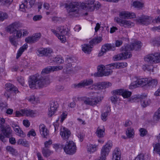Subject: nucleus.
Masks as SVG:
<instances>
[{
	"label": "nucleus",
	"instance_id": "nucleus-59",
	"mask_svg": "<svg viewBox=\"0 0 160 160\" xmlns=\"http://www.w3.org/2000/svg\"><path fill=\"white\" fill-rule=\"evenodd\" d=\"M84 103L86 104L92 106V102L91 98H87L83 100Z\"/></svg>",
	"mask_w": 160,
	"mask_h": 160
},
{
	"label": "nucleus",
	"instance_id": "nucleus-49",
	"mask_svg": "<svg viewBox=\"0 0 160 160\" xmlns=\"http://www.w3.org/2000/svg\"><path fill=\"white\" fill-rule=\"evenodd\" d=\"M9 40L10 42L13 46L15 47H17L18 43L17 41L15 40V37L10 36L9 38Z\"/></svg>",
	"mask_w": 160,
	"mask_h": 160
},
{
	"label": "nucleus",
	"instance_id": "nucleus-24",
	"mask_svg": "<svg viewBox=\"0 0 160 160\" xmlns=\"http://www.w3.org/2000/svg\"><path fill=\"white\" fill-rule=\"evenodd\" d=\"M21 111L24 114V115H25L27 116L34 117L37 113L36 111L30 109H21Z\"/></svg>",
	"mask_w": 160,
	"mask_h": 160
},
{
	"label": "nucleus",
	"instance_id": "nucleus-39",
	"mask_svg": "<svg viewBox=\"0 0 160 160\" xmlns=\"http://www.w3.org/2000/svg\"><path fill=\"white\" fill-rule=\"evenodd\" d=\"M142 95H138L132 96L130 99V101L131 102H138L140 100Z\"/></svg>",
	"mask_w": 160,
	"mask_h": 160
},
{
	"label": "nucleus",
	"instance_id": "nucleus-34",
	"mask_svg": "<svg viewBox=\"0 0 160 160\" xmlns=\"http://www.w3.org/2000/svg\"><path fill=\"white\" fill-rule=\"evenodd\" d=\"M105 129H102L99 127L97 128L96 132V133L97 136L100 138L103 137L105 134Z\"/></svg>",
	"mask_w": 160,
	"mask_h": 160
},
{
	"label": "nucleus",
	"instance_id": "nucleus-44",
	"mask_svg": "<svg viewBox=\"0 0 160 160\" xmlns=\"http://www.w3.org/2000/svg\"><path fill=\"white\" fill-rule=\"evenodd\" d=\"M118 62L112 63L107 65L106 68L112 70L114 68H118Z\"/></svg>",
	"mask_w": 160,
	"mask_h": 160
},
{
	"label": "nucleus",
	"instance_id": "nucleus-18",
	"mask_svg": "<svg viewBox=\"0 0 160 160\" xmlns=\"http://www.w3.org/2000/svg\"><path fill=\"white\" fill-rule=\"evenodd\" d=\"M113 93H117L120 95H122L124 98H128L130 97L132 94L131 92L124 89H117L113 91Z\"/></svg>",
	"mask_w": 160,
	"mask_h": 160
},
{
	"label": "nucleus",
	"instance_id": "nucleus-25",
	"mask_svg": "<svg viewBox=\"0 0 160 160\" xmlns=\"http://www.w3.org/2000/svg\"><path fill=\"white\" fill-rule=\"evenodd\" d=\"M103 97L102 96H97L93 98H91L92 102V106L96 105L100 103Z\"/></svg>",
	"mask_w": 160,
	"mask_h": 160
},
{
	"label": "nucleus",
	"instance_id": "nucleus-6",
	"mask_svg": "<svg viewBox=\"0 0 160 160\" xmlns=\"http://www.w3.org/2000/svg\"><path fill=\"white\" fill-rule=\"evenodd\" d=\"M5 86L6 90L4 95L7 99L9 98L11 93L15 95L18 92L17 88L11 83H7Z\"/></svg>",
	"mask_w": 160,
	"mask_h": 160
},
{
	"label": "nucleus",
	"instance_id": "nucleus-64",
	"mask_svg": "<svg viewBox=\"0 0 160 160\" xmlns=\"http://www.w3.org/2000/svg\"><path fill=\"white\" fill-rule=\"evenodd\" d=\"M52 142L51 140H49L48 141H46L44 142V145L45 148H49L52 144Z\"/></svg>",
	"mask_w": 160,
	"mask_h": 160
},
{
	"label": "nucleus",
	"instance_id": "nucleus-2",
	"mask_svg": "<svg viewBox=\"0 0 160 160\" xmlns=\"http://www.w3.org/2000/svg\"><path fill=\"white\" fill-rule=\"evenodd\" d=\"M120 50L122 52L113 56V59L114 61L125 59L132 57L131 48L130 46L127 44L125 45L121 48Z\"/></svg>",
	"mask_w": 160,
	"mask_h": 160
},
{
	"label": "nucleus",
	"instance_id": "nucleus-28",
	"mask_svg": "<svg viewBox=\"0 0 160 160\" xmlns=\"http://www.w3.org/2000/svg\"><path fill=\"white\" fill-rule=\"evenodd\" d=\"M92 46L91 45L87 44H84L82 45V50L85 53L89 54L92 51Z\"/></svg>",
	"mask_w": 160,
	"mask_h": 160
},
{
	"label": "nucleus",
	"instance_id": "nucleus-11",
	"mask_svg": "<svg viewBox=\"0 0 160 160\" xmlns=\"http://www.w3.org/2000/svg\"><path fill=\"white\" fill-rule=\"evenodd\" d=\"M152 18L147 16L142 15L136 19L137 22L142 25H147L150 23Z\"/></svg>",
	"mask_w": 160,
	"mask_h": 160
},
{
	"label": "nucleus",
	"instance_id": "nucleus-37",
	"mask_svg": "<svg viewBox=\"0 0 160 160\" xmlns=\"http://www.w3.org/2000/svg\"><path fill=\"white\" fill-rule=\"evenodd\" d=\"M148 84L149 86L152 88L155 87L157 85L158 82L157 79H153L148 80Z\"/></svg>",
	"mask_w": 160,
	"mask_h": 160
},
{
	"label": "nucleus",
	"instance_id": "nucleus-45",
	"mask_svg": "<svg viewBox=\"0 0 160 160\" xmlns=\"http://www.w3.org/2000/svg\"><path fill=\"white\" fill-rule=\"evenodd\" d=\"M154 151L156 152L160 156V143H156L153 145Z\"/></svg>",
	"mask_w": 160,
	"mask_h": 160
},
{
	"label": "nucleus",
	"instance_id": "nucleus-54",
	"mask_svg": "<svg viewBox=\"0 0 160 160\" xmlns=\"http://www.w3.org/2000/svg\"><path fill=\"white\" fill-rule=\"evenodd\" d=\"M151 43L154 46L160 45V37L158 38L156 40H152Z\"/></svg>",
	"mask_w": 160,
	"mask_h": 160
},
{
	"label": "nucleus",
	"instance_id": "nucleus-42",
	"mask_svg": "<svg viewBox=\"0 0 160 160\" xmlns=\"http://www.w3.org/2000/svg\"><path fill=\"white\" fill-rule=\"evenodd\" d=\"M18 144L22 145L24 146L27 147L28 145V142L25 139L21 138L17 142Z\"/></svg>",
	"mask_w": 160,
	"mask_h": 160
},
{
	"label": "nucleus",
	"instance_id": "nucleus-30",
	"mask_svg": "<svg viewBox=\"0 0 160 160\" xmlns=\"http://www.w3.org/2000/svg\"><path fill=\"white\" fill-rule=\"evenodd\" d=\"M127 45L130 46L131 51L134 50H137L140 48L141 46V42L138 41L135 42L134 43H132L131 44Z\"/></svg>",
	"mask_w": 160,
	"mask_h": 160
},
{
	"label": "nucleus",
	"instance_id": "nucleus-33",
	"mask_svg": "<svg viewBox=\"0 0 160 160\" xmlns=\"http://www.w3.org/2000/svg\"><path fill=\"white\" fill-rule=\"evenodd\" d=\"M107 111L105 112L102 113L101 115L102 120L105 121L107 120V118L110 112H111L110 107L109 106L107 107Z\"/></svg>",
	"mask_w": 160,
	"mask_h": 160
},
{
	"label": "nucleus",
	"instance_id": "nucleus-20",
	"mask_svg": "<svg viewBox=\"0 0 160 160\" xmlns=\"http://www.w3.org/2000/svg\"><path fill=\"white\" fill-rule=\"evenodd\" d=\"M19 27V24L18 22H14L8 26L6 30L10 34L13 33Z\"/></svg>",
	"mask_w": 160,
	"mask_h": 160
},
{
	"label": "nucleus",
	"instance_id": "nucleus-29",
	"mask_svg": "<svg viewBox=\"0 0 160 160\" xmlns=\"http://www.w3.org/2000/svg\"><path fill=\"white\" fill-rule=\"evenodd\" d=\"M95 1L94 0H88L86 1L85 3L82 4V6L83 8H87L88 10L90 11L89 8L92 7V5L94 3Z\"/></svg>",
	"mask_w": 160,
	"mask_h": 160
},
{
	"label": "nucleus",
	"instance_id": "nucleus-38",
	"mask_svg": "<svg viewBox=\"0 0 160 160\" xmlns=\"http://www.w3.org/2000/svg\"><path fill=\"white\" fill-rule=\"evenodd\" d=\"M42 153L45 157H47L52 153V152L48 148H43L42 149Z\"/></svg>",
	"mask_w": 160,
	"mask_h": 160
},
{
	"label": "nucleus",
	"instance_id": "nucleus-50",
	"mask_svg": "<svg viewBox=\"0 0 160 160\" xmlns=\"http://www.w3.org/2000/svg\"><path fill=\"white\" fill-rule=\"evenodd\" d=\"M133 5V6L137 8H140L143 6V3L138 1H134Z\"/></svg>",
	"mask_w": 160,
	"mask_h": 160
},
{
	"label": "nucleus",
	"instance_id": "nucleus-58",
	"mask_svg": "<svg viewBox=\"0 0 160 160\" xmlns=\"http://www.w3.org/2000/svg\"><path fill=\"white\" fill-rule=\"evenodd\" d=\"M140 132V135L142 137H143L146 135L147 133V130L144 128H141L139 130Z\"/></svg>",
	"mask_w": 160,
	"mask_h": 160
},
{
	"label": "nucleus",
	"instance_id": "nucleus-47",
	"mask_svg": "<svg viewBox=\"0 0 160 160\" xmlns=\"http://www.w3.org/2000/svg\"><path fill=\"white\" fill-rule=\"evenodd\" d=\"M52 71V66H48L43 69L41 72L42 74H48L51 71Z\"/></svg>",
	"mask_w": 160,
	"mask_h": 160
},
{
	"label": "nucleus",
	"instance_id": "nucleus-48",
	"mask_svg": "<svg viewBox=\"0 0 160 160\" xmlns=\"http://www.w3.org/2000/svg\"><path fill=\"white\" fill-rule=\"evenodd\" d=\"M100 7V3L99 2H97L94 5H93L92 7L89 8L90 9V11H93L95 8L97 9H98Z\"/></svg>",
	"mask_w": 160,
	"mask_h": 160
},
{
	"label": "nucleus",
	"instance_id": "nucleus-36",
	"mask_svg": "<svg viewBox=\"0 0 160 160\" xmlns=\"http://www.w3.org/2000/svg\"><path fill=\"white\" fill-rule=\"evenodd\" d=\"M14 130L17 133V134L20 137L24 138L26 136L25 134L19 128H14Z\"/></svg>",
	"mask_w": 160,
	"mask_h": 160
},
{
	"label": "nucleus",
	"instance_id": "nucleus-27",
	"mask_svg": "<svg viewBox=\"0 0 160 160\" xmlns=\"http://www.w3.org/2000/svg\"><path fill=\"white\" fill-rule=\"evenodd\" d=\"M39 131L41 135L43 138H46V136L49 134V131L43 124L39 126Z\"/></svg>",
	"mask_w": 160,
	"mask_h": 160
},
{
	"label": "nucleus",
	"instance_id": "nucleus-23",
	"mask_svg": "<svg viewBox=\"0 0 160 160\" xmlns=\"http://www.w3.org/2000/svg\"><path fill=\"white\" fill-rule=\"evenodd\" d=\"M3 135L6 137L9 138L12 136V131L9 126H6L1 130Z\"/></svg>",
	"mask_w": 160,
	"mask_h": 160
},
{
	"label": "nucleus",
	"instance_id": "nucleus-4",
	"mask_svg": "<svg viewBox=\"0 0 160 160\" xmlns=\"http://www.w3.org/2000/svg\"><path fill=\"white\" fill-rule=\"evenodd\" d=\"M112 146V142L108 141L102 148L101 151V156L99 158L96 160H105Z\"/></svg>",
	"mask_w": 160,
	"mask_h": 160
},
{
	"label": "nucleus",
	"instance_id": "nucleus-60",
	"mask_svg": "<svg viewBox=\"0 0 160 160\" xmlns=\"http://www.w3.org/2000/svg\"><path fill=\"white\" fill-rule=\"evenodd\" d=\"M154 118H156L157 120L160 119V107L155 113Z\"/></svg>",
	"mask_w": 160,
	"mask_h": 160
},
{
	"label": "nucleus",
	"instance_id": "nucleus-31",
	"mask_svg": "<svg viewBox=\"0 0 160 160\" xmlns=\"http://www.w3.org/2000/svg\"><path fill=\"white\" fill-rule=\"evenodd\" d=\"M28 47L27 44H24L18 50L16 58H18L22 54L25 50H26Z\"/></svg>",
	"mask_w": 160,
	"mask_h": 160
},
{
	"label": "nucleus",
	"instance_id": "nucleus-62",
	"mask_svg": "<svg viewBox=\"0 0 160 160\" xmlns=\"http://www.w3.org/2000/svg\"><path fill=\"white\" fill-rule=\"evenodd\" d=\"M118 68H124L125 67H126L127 66L128 64L126 62H118Z\"/></svg>",
	"mask_w": 160,
	"mask_h": 160
},
{
	"label": "nucleus",
	"instance_id": "nucleus-14",
	"mask_svg": "<svg viewBox=\"0 0 160 160\" xmlns=\"http://www.w3.org/2000/svg\"><path fill=\"white\" fill-rule=\"evenodd\" d=\"M58 105L57 102H51L50 104V108H48V115L49 117H51L55 113Z\"/></svg>",
	"mask_w": 160,
	"mask_h": 160
},
{
	"label": "nucleus",
	"instance_id": "nucleus-43",
	"mask_svg": "<svg viewBox=\"0 0 160 160\" xmlns=\"http://www.w3.org/2000/svg\"><path fill=\"white\" fill-rule=\"evenodd\" d=\"M102 40V38L101 37H97L94 38L90 42L91 44H96L100 42Z\"/></svg>",
	"mask_w": 160,
	"mask_h": 160
},
{
	"label": "nucleus",
	"instance_id": "nucleus-35",
	"mask_svg": "<svg viewBox=\"0 0 160 160\" xmlns=\"http://www.w3.org/2000/svg\"><path fill=\"white\" fill-rule=\"evenodd\" d=\"M126 135L128 138H133L134 135V131L133 129L128 128L126 131Z\"/></svg>",
	"mask_w": 160,
	"mask_h": 160
},
{
	"label": "nucleus",
	"instance_id": "nucleus-5",
	"mask_svg": "<svg viewBox=\"0 0 160 160\" xmlns=\"http://www.w3.org/2000/svg\"><path fill=\"white\" fill-rule=\"evenodd\" d=\"M144 60L150 64L160 62V53L157 52L148 54L146 56Z\"/></svg>",
	"mask_w": 160,
	"mask_h": 160
},
{
	"label": "nucleus",
	"instance_id": "nucleus-16",
	"mask_svg": "<svg viewBox=\"0 0 160 160\" xmlns=\"http://www.w3.org/2000/svg\"><path fill=\"white\" fill-rule=\"evenodd\" d=\"M52 49L50 48H41L37 51V54L40 57L48 56L49 54L53 53Z\"/></svg>",
	"mask_w": 160,
	"mask_h": 160
},
{
	"label": "nucleus",
	"instance_id": "nucleus-17",
	"mask_svg": "<svg viewBox=\"0 0 160 160\" xmlns=\"http://www.w3.org/2000/svg\"><path fill=\"white\" fill-rule=\"evenodd\" d=\"M119 18H120L128 19L135 18V14L133 12H130L127 11L120 12L119 14Z\"/></svg>",
	"mask_w": 160,
	"mask_h": 160
},
{
	"label": "nucleus",
	"instance_id": "nucleus-63",
	"mask_svg": "<svg viewBox=\"0 0 160 160\" xmlns=\"http://www.w3.org/2000/svg\"><path fill=\"white\" fill-rule=\"evenodd\" d=\"M52 71H57L62 69L63 67L62 66H52Z\"/></svg>",
	"mask_w": 160,
	"mask_h": 160
},
{
	"label": "nucleus",
	"instance_id": "nucleus-3",
	"mask_svg": "<svg viewBox=\"0 0 160 160\" xmlns=\"http://www.w3.org/2000/svg\"><path fill=\"white\" fill-rule=\"evenodd\" d=\"M56 147L58 148L63 149L65 152L69 155L74 154L77 151L76 144L72 141H67L65 145L56 144Z\"/></svg>",
	"mask_w": 160,
	"mask_h": 160
},
{
	"label": "nucleus",
	"instance_id": "nucleus-13",
	"mask_svg": "<svg viewBox=\"0 0 160 160\" xmlns=\"http://www.w3.org/2000/svg\"><path fill=\"white\" fill-rule=\"evenodd\" d=\"M115 49V47L113 44L108 43L105 44L102 46L101 51L99 53L98 56H101L108 51H114Z\"/></svg>",
	"mask_w": 160,
	"mask_h": 160
},
{
	"label": "nucleus",
	"instance_id": "nucleus-61",
	"mask_svg": "<svg viewBox=\"0 0 160 160\" xmlns=\"http://www.w3.org/2000/svg\"><path fill=\"white\" fill-rule=\"evenodd\" d=\"M17 80L22 85H23L24 83V79L23 77L21 76L18 77L17 78Z\"/></svg>",
	"mask_w": 160,
	"mask_h": 160
},
{
	"label": "nucleus",
	"instance_id": "nucleus-9",
	"mask_svg": "<svg viewBox=\"0 0 160 160\" xmlns=\"http://www.w3.org/2000/svg\"><path fill=\"white\" fill-rule=\"evenodd\" d=\"M93 81L92 79L88 78L81 81L78 84H74L73 85V87L76 88H81L92 85L93 83Z\"/></svg>",
	"mask_w": 160,
	"mask_h": 160
},
{
	"label": "nucleus",
	"instance_id": "nucleus-57",
	"mask_svg": "<svg viewBox=\"0 0 160 160\" xmlns=\"http://www.w3.org/2000/svg\"><path fill=\"white\" fill-rule=\"evenodd\" d=\"M95 84L96 87H97V90L104 88L103 82H102L97 83H95Z\"/></svg>",
	"mask_w": 160,
	"mask_h": 160
},
{
	"label": "nucleus",
	"instance_id": "nucleus-52",
	"mask_svg": "<svg viewBox=\"0 0 160 160\" xmlns=\"http://www.w3.org/2000/svg\"><path fill=\"white\" fill-rule=\"evenodd\" d=\"M13 33L14 35L13 37L15 38L16 37L17 38H21L22 35V32L21 30H16V31L14 32Z\"/></svg>",
	"mask_w": 160,
	"mask_h": 160
},
{
	"label": "nucleus",
	"instance_id": "nucleus-8",
	"mask_svg": "<svg viewBox=\"0 0 160 160\" xmlns=\"http://www.w3.org/2000/svg\"><path fill=\"white\" fill-rule=\"evenodd\" d=\"M148 82V78L138 79L132 82L130 87V88L133 89L138 87L139 86H144L147 85Z\"/></svg>",
	"mask_w": 160,
	"mask_h": 160
},
{
	"label": "nucleus",
	"instance_id": "nucleus-21",
	"mask_svg": "<svg viewBox=\"0 0 160 160\" xmlns=\"http://www.w3.org/2000/svg\"><path fill=\"white\" fill-rule=\"evenodd\" d=\"M141 104L143 108H145L149 105L151 103L150 99L147 97L146 95H142L140 100Z\"/></svg>",
	"mask_w": 160,
	"mask_h": 160
},
{
	"label": "nucleus",
	"instance_id": "nucleus-12",
	"mask_svg": "<svg viewBox=\"0 0 160 160\" xmlns=\"http://www.w3.org/2000/svg\"><path fill=\"white\" fill-rule=\"evenodd\" d=\"M41 37L40 33H36L32 36H28L26 38L25 41L29 44L34 43L38 41Z\"/></svg>",
	"mask_w": 160,
	"mask_h": 160
},
{
	"label": "nucleus",
	"instance_id": "nucleus-22",
	"mask_svg": "<svg viewBox=\"0 0 160 160\" xmlns=\"http://www.w3.org/2000/svg\"><path fill=\"white\" fill-rule=\"evenodd\" d=\"M81 5V4H80L78 3L74 2L73 3H70L68 8V9H69V12L77 13L78 11V9L80 8Z\"/></svg>",
	"mask_w": 160,
	"mask_h": 160
},
{
	"label": "nucleus",
	"instance_id": "nucleus-19",
	"mask_svg": "<svg viewBox=\"0 0 160 160\" xmlns=\"http://www.w3.org/2000/svg\"><path fill=\"white\" fill-rule=\"evenodd\" d=\"M71 132L67 128L62 127L61 128L60 135L63 139L67 140L71 135Z\"/></svg>",
	"mask_w": 160,
	"mask_h": 160
},
{
	"label": "nucleus",
	"instance_id": "nucleus-32",
	"mask_svg": "<svg viewBox=\"0 0 160 160\" xmlns=\"http://www.w3.org/2000/svg\"><path fill=\"white\" fill-rule=\"evenodd\" d=\"M97 145L89 144L87 146V151L90 153H93L97 151Z\"/></svg>",
	"mask_w": 160,
	"mask_h": 160
},
{
	"label": "nucleus",
	"instance_id": "nucleus-10",
	"mask_svg": "<svg viewBox=\"0 0 160 160\" xmlns=\"http://www.w3.org/2000/svg\"><path fill=\"white\" fill-rule=\"evenodd\" d=\"M34 0H24L23 3L20 5V8L21 11L26 12V9L30 8L34 5Z\"/></svg>",
	"mask_w": 160,
	"mask_h": 160
},
{
	"label": "nucleus",
	"instance_id": "nucleus-41",
	"mask_svg": "<svg viewBox=\"0 0 160 160\" xmlns=\"http://www.w3.org/2000/svg\"><path fill=\"white\" fill-rule=\"evenodd\" d=\"M8 18V15L7 13L0 11V21H3Z\"/></svg>",
	"mask_w": 160,
	"mask_h": 160
},
{
	"label": "nucleus",
	"instance_id": "nucleus-26",
	"mask_svg": "<svg viewBox=\"0 0 160 160\" xmlns=\"http://www.w3.org/2000/svg\"><path fill=\"white\" fill-rule=\"evenodd\" d=\"M121 152L119 148H117L112 153V160H120Z\"/></svg>",
	"mask_w": 160,
	"mask_h": 160
},
{
	"label": "nucleus",
	"instance_id": "nucleus-56",
	"mask_svg": "<svg viewBox=\"0 0 160 160\" xmlns=\"http://www.w3.org/2000/svg\"><path fill=\"white\" fill-rule=\"evenodd\" d=\"M12 1L13 0H0V5L10 4Z\"/></svg>",
	"mask_w": 160,
	"mask_h": 160
},
{
	"label": "nucleus",
	"instance_id": "nucleus-51",
	"mask_svg": "<svg viewBox=\"0 0 160 160\" xmlns=\"http://www.w3.org/2000/svg\"><path fill=\"white\" fill-rule=\"evenodd\" d=\"M143 68L145 71L147 70L149 71L153 72V67L152 65H145L143 66Z\"/></svg>",
	"mask_w": 160,
	"mask_h": 160
},
{
	"label": "nucleus",
	"instance_id": "nucleus-1",
	"mask_svg": "<svg viewBox=\"0 0 160 160\" xmlns=\"http://www.w3.org/2000/svg\"><path fill=\"white\" fill-rule=\"evenodd\" d=\"M28 82L29 87L32 89H35L37 86L39 88H42L50 83L48 77H43L38 74L30 76Z\"/></svg>",
	"mask_w": 160,
	"mask_h": 160
},
{
	"label": "nucleus",
	"instance_id": "nucleus-55",
	"mask_svg": "<svg viewBox=\"0 0 160 160\" xmlns=\"http://www.w3.org/2000/svg\"><path fill=\"white\" fill-rule=\"evenodd\" d=\"M6 149L7 151L10 152L12 154H16V152L15 150L12 147L9 146H7L6 147Z\"/></svg>",
	"mask_w": 160,
	"mask_h": 160
},
{
	"label": "nucleus",
	"instance_id": "nucleus-53",
	"mask_svg": "<svg viewBox=\"0 0 160 160\" xmlns=\"http://www.w3.org/2000/svg\"><path fill=\"white\" fill-rule=\"evenodd\" d=\"M112 93L113 95L111 97L110 99L112 102H115L118 100V97L117 95H119L117 93H113V91L112 92Z\"/></svg>",
	"mask_w": 160,
	"mask_h": 160
},
{
	"label": "nucleus",
	"instance_id": "nucleus-7",
	"mask_svg": "<svg viewBox=\"0 0 160 160\" xmlns=\"http://www.w3.org/2000/svg\"><path fill=\"white\" fill-rule=\"evenodd\" d=\"M114 20L121 26L125 28H131L134 25V23L130 21L123 20L118 17H115Z\"/></svg>",
	"mask_w": 160,
	"mask_h": 160
},
{
	"label": "nucleus",
	"instance_id": "nucleus-15",
	"mask_svg": "<svg viewBox=\"0 0 160 160\" xmlns=\"http://www.w3.org/2000/svg\"><path fill=\"white\" fill-rule=\"evenodd\" d=\"M59 33L58 34V38L62 42H64L66 41V39L65 35L67 33V32L66 29L63 26L59 27L58 28Z\"/></svg>",
	"mask_w": 160,
	"mask_h": 160
},
{
	"label": "nucleus",
	"instance_id": "nucleus-40",
	"mask_svg": "<svg viewBox=\"0 0 160 160\" xmlns=\"http://www.w3.org/2000/svg\"><path fill=\"white\" fill-rule=\"evenodd\" d=\"M53 61L55 62L57 64H60L63 63L64 62V60L62 58L57 56L54 58L53 59Z\"/></svg>",
	"mask_w": 160,
	"mask_h": 160
},
{
	"label": "nucleus",
	"instance_id": "nucleus-46",
	"mask_svg": "<svg viewBox=\"0 0 160 160\" xmlns=\"http://www.w3.org/2000/svg\"><path fill=\"white\" fill-rule=\"evenodd\" d=\"M112 72V69H109L107 68L106 70L103 72L102 74H99L98 76L99 77H102L103 76H108L111 74Z\"/></svg>",
	"mask_w": 160,
	"mask_h": 160
}]
</instances>
